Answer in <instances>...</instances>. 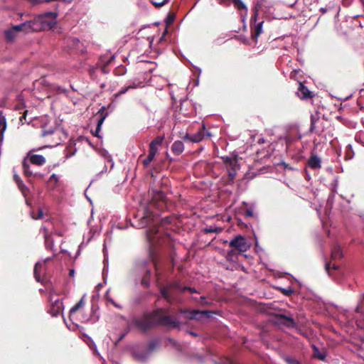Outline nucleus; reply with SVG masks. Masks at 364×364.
<instances>
[{
  "mask_svg": "<svg viewBox=\"0 0 364 364\" xmlns=\"http://www.w3.org/2000/svg\"><path fill=\"white\" fill-rule=\"evenodd\" d=\"M159 289L161 296L168 303H172L176 299L175 290H178L181 292L188 290L191 294L197 292L194 288L182 287L178 282L170 283L165 287H161Z\"/></svg>",
  "mask_w": 364,
  "mask_h": 364,
  "instance_id": "nucleus-1",
  "label": "nucleus"
},
{
  "mask_svg": "<svg viewBox=\"0 0 364 364\" xmlns=\"http://www.w3.org/2000/svg\"><path fill=\"white\" fill-rule=\"evenodd\" d=\"M155 323V318L154 315L144 314L141 318H134L131 322L128 323L129 328L136 327L146 331L150 329Z\"/></svg>",
  "mask_w": 364,
  "mask_h": 364,
  "instance_id": "nucleus-2",
  "label": "nucleus"
},
{
  "mask_svg": "<svg viewBox=\"0 0 364 364\" xmlns=\"http://www.w3.org/2000/svg\"><path fill=\"white\" fill-rule=\"evenodd\" d=\"M149 261L146 259H141L136 263V269L140 271L142 274L141 284L144 287L150 286V278L151 275V270L148 267Z\"/></svg>",
  "mask_w": 364,
  "mask_h": 364,
  "instance_id": "nucleus-3",
  "label": "nucleus"
},
{
  "mask_svg": "<svg viewBox=\"0 0 364 364\" xmlns=\"http://www.w3.org/2000/svg\"><path fill=\"white\" fill-rule=\"evenodd\" d=\"M223 162L226 166L227 172L228 174V178L225 181V184L230 185L232 184L235 180V178L237 175V159H233L229 156L223 157Z\"/></svg>",
  "mask_w": 364,
  "mask_h": 364,
  "instance_id": "nucleus-4",
  "label": "nucleus"
},
{
  "mask_svg": "<svg viewBox=\"0 0 364 364\" xmlns=\"http://www.w3.org/2000/svg\"><path fill=\"white\" fill-rule=\"evenodd\" d=\"M155 323L164 326L168 329L177 328L181 330L182 324L177 318L171 316H161L155 318Z\"/></svg>",
  "mask_w": 364,
  "mask_h": 364,
  "instance_id": "nucleus-5",
  "label": "nucleus"
},
{
  "mask_svg": "<svg viewBox=\"0 0 364 364\" xmlns=\"http://www.w3.org/2000/svg\"><path fill=\"white\" fill-rule=\"evenodd\" d=\"M229 245L240 252H245L250 247L247 239L241 235H238L232 238L230 241Z\"/></svg>",
  "mask_w": 364,
  "mask_h": 364,
  "instance_id": "nucleus-6",
  "label": "nucleus"
},
{
  "mask_svg": "<svg viewBox=\"0 0 364 364\" xmlns=\"http://www.w3.org/2000/svg\"><path fill=\"white\" fill-rule=\"evenodd\" d=\"M24 33L39 31L43 29L41 17H35L33 19L22 23Z\"/></svg>",
  "mask_w": 364,
  "mask_h": 364,
  "instance_id": "nucleus-7",
  "label": "nucleus"
},
{
  "mask_svg": "<svg viewBox=\"0 0 364 364\" xmlns=\"http://www.w3.org/2000/svg\"><path fill=\"white\" fill-rule=\"evenodd\" d=\"M181 314L185 315V317L188 319H196L200 320L203 316H206L209 318L213 314L210 311L203 310H193V311H187V310H181Z\"/></svg>",
  "mask_w": 364,
  "mask_h": 364,
  "instance_id": "nucleus-8",
  "label": "nucleus"
},
{
  "mask_svg": "<svg viewBox=\"0 0 364 364\" xmlns=\"http://www.w3.org/2000/svg\"><path fill=\"white\" fill-rule=\"evenodd\" d=\"M50 307L49 309V314L53 317H57L60 314H63L64 306L63 301L60 299H54L53 296L50 298Z\"/></svg>",
  "mask_w": 364,
  "mask_h": 364,
  "instance_id": "nucleus-9",
  "label": "nucleus"
},
{
  "mask_svg": "<svg viewBox=\"0 0 364 364\" xmlns=\"http://www.w3.org/2000/svg\"><path fill=\"white\" fill-rule=\"evenodd\" d=\"M58 14L54 11H48L39 14L37 17H41L42 25L43 28L46 24H48L50 27L53 26L55 23V19L57 17Z\"/></svg>",
  "mask_w": 364,
  "mask_h": 364,
  "instance_id": "nucleus-10",
  "label": "nucleus"
},
{
  "mask_svg": "<svg viewBox=\"0 0 364 364\" xmlns=\"http://www.w3.org/2000/svg\"><path fill=\"white\" fill-rule=\"evenodd\" d=\"M152 221H154V215L147 208H145L143 210L142 216L138 222L137 226L139 228H143L150 225Z\"/></svg>",
  "mask_w": 364,
  "mask_h": 364,
  "instance_id": "nucleus-11",
  "label": "nucleus"
},
{
  "mask_svg": "<svg viewBox=\"0 0 364 364\" xmlns=\"http://www.w3.org/2000/svg\"><path fill=\"white\" fill-rule=\"evenodd\" d=\"M274 319L275 323L284 325L288 328H294L296 326V322L291 316H287L284 314H277Z\"/></svg>",
  "mask_w": 364,
  "mask_h": 364,
  "instance_id": "nucleus-12",
  "label": "nucleus"
},
{
  "mask_svg": "<svg viewBox=\"0 0 364 364\" xmlns=\"http://www.w3.org/2000/svg\"><path fill=\"white\" fill-rule=\"evenodd\" d=\"M297 95L302 100L311 98L314 96L312 92L301 82H299Z\"/></svg>",
  "mask_w": 364,
  "mask_h": 364,
  "instance_id": "nucleus-13",
  "label": "nucleus"
},
{
  "mask_svg": "<svg viewBox=\"0 0 364 364\" xmlns=\"http://www.w3.org/2000/svg\"><path fill=\"white\" fill-rule=\"evenodd\" d=\"M28 158L29 159V163L37 165V166H43L46 163V159L43 155L41 154H28Z\"/></svg>",
  "mask_w": 364,
  "mask_h": 364,
  "instance_id": "nucleus-14",
  "label": "nucleus"
},
{
  "mask_svg": "<svg viewBox=\"0 0 364 364\" xmlns=\"http://www.w3.org/2000/svg\"><path fill=\"white\" fill-rule=\"evenodd\" d=\"M51 259H52V257H49L46 258L43 260L38 261L36 263L35 267H34V277L37 282H42L40 279L39 272L41 269V268L43 267V266L46 263L50 262Z\"/></svg>",
  "mask_w": 364,
  "mask_h": 364,
  "instance_id": "nucleus-15",
  "label": "nucleus"
},
{
  "mask_svg": "<svg viewBox=\"0 0 364 364\" xmlns=\"http://www.w3.org/2000/svg\"><path fill=\"white\" fill-rule=\"evenodd\" d=\"M263 23L264 22L262 21L257 23L256 17H255V26L253 28H252V38L255 41H257L258 37L263 31V30H262Z\"/></svg>",
  "mask_w": 364,
  "mask_h": 364,
  "instance_id": "nucleus-16",
  "label": "nucleus"
},
{
  "mask_svg": "<svg viewBox=\"0 0 364 364\" xmlns=\"http://www.w3.org/2000/svg\"><path fill=\"white\" fill-rule=\"evenodd\" d=\"M65 43L70 50H78L80 41L77 38L68 37L65 38Z\"/></svg>",
  "mask_w": 364,
  "mask_h": 364,
  "instance_id": "nucleus-17",
  "label": "nucleus"
},
{
  "mask_svg": "<svg viewBox=\"0 0 364 364\" xmlns=\"http://www.w3.org/2000/svg\"><path fill=\"white\" fill-rule=\"evenodd\" d=\"M309 166L312 169H318L321 166V160L316 155H312L308 160Z\"/></svg>",
  "mask_w": 364,
  "mask_h": 364,
  "instance_id": "nucleus-18",
  "label": "nucleus"
},
{
  "mask_svg": "<svg viewBox=\"0 0 364 364\" xmlns=\"http://www.w3.org/2000/svg\"><path fill=\"white\" fill-rule=\"evenodd\" d=\"M41 231H43V237L45 239V245L47 249L53 250V240L50 235L48 234L47 229L45 227L41 228Z\"/></svg>",
  "mask_w": 364,
  "mask_h": 364,
  "instance_id": "nucleus-19",
  "label": "nucleus"
},
{
  "mask_svg": "<svg viewBox=\"0 0 364 364\" xmlns=\"http://www.w3.org/2000/svg\"><path fill=\"white\" fill-rule=\"evenodd\" d=\"M171 151L176 156L181 154L184 151L183 143L180 140L175 141L171 146Z\"/></svg>",
  "mask_w": 364,
  "mask_h": 364,
  "instance_id": "nucleus-20",
  "label": "nucleus"
},
{
  "mask_svg": "<svg viewBox=\"0 0 364 364\" xmlns=\"http://www.w3.org/2000/svg\"><path fill=\"white\" fill-rule=\"evenodd\" d=\"M205 129V124H203L202 129L197 132L196 134L191 135V141L193 143H198L201 141L204 138V131Z\"/></svg>",
  "mask_w": 364,
  "mask_h": 364,
  "instance_id": "nucleus-21",
  "label": "nucleus"
},
{
  "mask_svg": "<svg viewBox=\"0 0 364 364\" xmlns=\"http://www.w3.org/2000/svg\"><path fill=\"white\" fill-rule=\"evenodd\" d=\"M106 243H107V240H105V242H104V247H103V253H104V268H103V270H102V275H103V278H104V280L106 281V279H107V274H108V261H107V248H106Z\"/></svg>",
  "mask_w": 364,
  "mask_h": 364,
  "instance_id": "nucleus-22",
  "label": "nucleus"
},
{
  "mask_svg": "<svg viewBox=\"0 0 364 364\" xmlns=\"http://www.w3.org/2000/svg\"><path fill=\"white\" fill-rule=\"evenodd\" d=\"M6 129V120L2 111H0V141H4V134Z\"/></svg>",
  "mask_w": 364,
  "mask_h": 364,
  "instance_id": "nucleus-23",
  "label": "nucleus"
},
{
  "mask_svg": "<svg viewBox=\"0 0 364 364\" xmlns=\"http://www.w3.org/2000/svg\"><path fill=\"white\" fill-rule=\"evenodd\" d=\"M150 355L151 354L146 350L142 352L135 351L134 353V358L140 362L146 361Z\"/></svg>",
  "mask_w": 364,
  "mask_h": 364,
  "instance_id": "nucleus-24",
  "label": "nucleus"
},
{
  "mask_svg": "<svg viewBox=\"0 0 364 364\" xmlns=\"http://www.w3.org/2000/svg\"><path fill=\"white\" fill-rule=\"evenodd\" d=\"M22 167L24 175L29 178L30 176L34 174V172L31 168L30 163L28 162L27 158H25L22 162Z\"/></svg>",
  "mask_w": 364,
  "mask_h": 364,
  "instance_id": "nucleus-25",
  "label": "nucleus"
},
{
  "mask_svg": "<svg viewBox=\"0 0 364 364\" xmlns=\"http://www.w3.org/2000/svg\"><path fill=\"white\" fill-rule=\"evenodd\" d=\"M343 257V253L341 247L338 245H335L331 250V257L333 259H338Z\"/></svg>",
  "mask_w": 364,
  "mask_h": 364,
  "instance_id": "nucleus-26",
  "label": "nucleus"
},
{
  "mask_svg": "<svg viewBox=\"0 0 364 364\" xmlns=\"http://www.w3.org/2000/svg\"><path fill=\"white\" fill-rule=\"evenodd\" d=\"M99 154L103 157L107 162L111 163V168L114 167V161L112 160V156L109 154L107 150L105 149H101L99 150Z\"/></svg>",
  "mask_w": 364,
  "mask_h": 364,
  "instance_id": "nucleus-27",
  "label": "nucleus"
},
{
  "mask_svg": "<svg viewBox=\"0 0 364 364\" xmlns=\"http://www.w3.org/2000/svg\"><path fill=\"white\" fill-rule=\"evenodd\" d=\"M311 348L314 350V353H313L314 357L317 358L320 360H325L326 356L325 353L321 352L319 350L318 348L314 344H312Z\"/></svg>",
  "mask_w": 364,
  "mask_h": 364,
  "instance_id": "nucleus-28",
  "label": "nucleus"
},
{
  "mask_svg": "<svg viewBox=\"0 0 364 364\" xmlns=\"http://www.w3.org/2000/svg\"><path fill=\"white\" fill-rule=\"evenodd\" d=\"M164 139V136H159L156 137L149 144V149H151V148H154V149L157 151V146L162 144L163 141Z\"/></svg>",
  "mask_w": 364,
  "mask_h": 364,
  "instance_id": "nucleus-29",
  "label": "nucleus"
},
{
  "mask_svg": "<svg viewBox=\"0 0 364 364\" xmlns=\"http://www.w3.org/2000/svg\"><path fill=\"white\" fill-rule=\"evenodd\" d=\"M156 153H157V151H156L154 149V148H151V149H149V152L148 156L143 161V164L144 166H147L149 165V164L154 159Z\"/></svg>",
  "mask_w": 364,
  "mask_h": 364,
  "instance_id": "nucleus-30",
  "label": "nucleus"
},
{
  "mask_svg": "<svg viewBox=\"0 0 364 364\" xmlns=\"http://www.w3.org/2000/svg\"><path fill=\"white\" fill-rule=\"evenodd\" d=\"M333 188L332 190V193L330 194L328 200H327V205L329 206L330 208L332 207V200L335 196V193L336 192V189L338 187V180L335 179L333 183Z\"/></svg>",
  "mask_w": 364,
  "mask_h": 364,
  "instance_id": "nucleus-31",
  "label": "nucleus"
},
{
  "mask_svg": "<svg viewBox=\"0 0 364 364\" xmlns=\"http://www.w3.org/2000/svg\"><path fill=\"white\" fill-rule=\"evenodd\" d=\"M355 311L358 313H364V292L360 294Z\"/></svg>",
  "mask_w": 364,
  "mask_h": 364,
  "instance_id": "nucleus-32",
  "label": "nucleus"
},
{
  "mask_svg": "<svg viewBox=\"0 0 364 364\" xmlns=\"http://www.w3.org/2000/svg\"><path fill=\"white\" fill-rule=\"evenodd\" d=\"M99 67H100L99 64H96L95 65H89L88 72L90 75V77L92 80H97V71L99 70Z\"/></svg>",
  "mask_w": 364,
  "mask_h": 364,
  "instance_id": "nucleus-33",
  "label": "nucleus"
},
{
  "mask_svg": "<svg viewBox=\"0 0 364 364\" xmlns=\"http://www.w3.org/2000/svg\"><path fill=\"white\" fill-rule=\"evenodd\" d=\"M159 343L160 341L159 339L152 340L149 343L146 350L151 354L159 346Z\"/></svg>",
  "mask_w": 364,
  "mask_h": 364,
  "instance_id": "nucleus-34",
  "label": "nucleus"
},
{
  "mask_svg": "<svg viewBox=\"0 0 364 364\" xmlns=\"http://www.w3.org/2000/svg\"><path fill=\"white\" fill-rule=\"evenodd\" d=\"M14 180L16 182V183L17 184L18 188L23 193L24 189L26 188V186L23 182V181L20 178V176L18 174L15 173L14 175Z\"/></svg>",
  "mask_w": 364,
  "mask_h": 364,
  "instance_id": "nucleus-35",
  "label": "nucleus"
},
{
  "mask_svg": "<svg viewBox=\"0 0 364 364\" xmlns=\"http://www.w3.org/2000/svg\"><path fill=\"white\" fill-rule=\"evenodd\" d=\"M354 153L352 149V146L350 144H348L346 147V160H350L353 158Z\"/></svg>",
  "mask_w": 364,
  "mask_h": 364,
  "instance_id": "nucleus-36",
  "label": "nucleus"
},
{
  "mask_svg": "<svg viewBox=\"0 0 364 364\" xmlns=\"http://www.w3.org/2000/svg\"><path fill=\"white\" fill-rule=\"evenodd\" d=\"M97 64H99V65H100L99 69H100L102 73H103V74L109 73V70L107 68V66L108 65H107L106 63H104V60L102 58H100V62L97 63Z\"/></svg>",
  "mask_w": 364,
  "mask_h": 364,
  "instance_id": "nucleus-37",
  "label": "nucleus"
},
{
  "mask_svg": "<svg viewBox=\"0 0 364 364\" xmlns=\"http://www.w3.org/2000/svg\"><path fill=\"white\" fill-rule=\"evenodd\" d=\"M16 34L11 28L5 31V37L9 41H12L15 38Z\"/></svg>",
  "mask_w": 364,
  "mask_h": 364,
  "instance_id": "nucleus-38",
  "label": "nucleus"
},
{
  "mask_svg": "<svg viewBox=\"0 0 364 364\" xmlns=\"http://www.w3.org/2000/svg\"><path fill=\"white\" fill-rule=\"evenodd\" d=\"M237 9H247L245 4L241 0H230Z\"/></svg>",
  "mask_w": 364,
  "mask_h": 364,
  "instance_id": "nucleus-39",
  "label": "nucleus"
},
{
  "mask_svg": "<svg viewBox=\"0 0 364 364\" xmlns=\"http://www.w3.org/2000/svg\"><path fill=\"white\" fill-rule=\"evenodd\" d=\"M134 87H135L134 86H132V85H129V86H127L125 87H122L119 90V91L114 95L115 98L119 97L120 95L125 94L129 90L133 89Z\"/></svg>",
  "mask_w": 364,
  "mask_h": 364,
  "instance_id": "nucleus-40",
  "label": "nucleus"
},
{
  "mask_svg": "<svg viewBox=\"0 0 364 364\" xmlns=\"http://www.w3.org/2000/svg\"><path fill=\"white\" fill-rule=\"evenodd\" d=\"M82 305H84L83 299H81L74 306H73L70 310V313L73 314L77 311Z\"/></svg>",
  "mask_w": 364,
  "mask_h": 364,
  "instance_id": "nucleus-41",
  "label": "nucleus"
},
{
  "mask_svg": "<svg viewBox=\"0 0 364 364\" xmlns=\"http://www.w3.org/2000/svg\"><path fill=\"white\" fill-rule=\"evenodd\" d=\"M283 359L285 360V362L288 364H301L299 360L292 358L289 356L285 355L283 357Z\"/></svg>",
  "mask_w": 364,
  "mask_h": 364,
  "instance_id": "nucleus-42",
  "label": "nucleus"
},
{
  "mask_svg": "<svg viewBox=\"0 0 364 364\" xmlns=\"http://www.w3.org/2000/svg\"><path fill=\"white\" fill-rule=\"evenodd\" d=\"M130 328H128L122 334L119 335L118 339L114 343V346H117L119 343L126 336V335L129 332Z\"/></svg>",
  "mask_w": 364,
  "mask_h": 364,
  "instance_id": "nucleus-43",
  "label": "nucleus"
},
{
  "mask_svg": "<svg viewBox=\"0 0 364 364\" xmlns=\"http://www.w3.org/2000/svg\"><path fill=\"white\" fill-rule=\"evenodd\" d=\"M325 269H326V271L327 272L328 274L330 276V277H333L335 279L338 280V279L333 275V272H332V270H331V268H330V263H326V265H325Z\"/></svg>",
  "mask_w": 364,
  "mask_h": 364,
  "instance_id": "nucleus-44",
  "label": "nucleus"
},
{
  "mask_svg": "<svg viewBox=\"0 0 364 364\" xmlns=\"http://www.w3.org/2000/svg\"><path fill=\"white\" fill-rule=\"evenodd\" d=\"M198 303L202 304V305H206L208 302L206 301V298L203 296H200V298H193Z\"/></svg>",
  "mask_w": 364,
  "mask_h": 364,
  "instance_id": "nucleus-45",
  "label": "nucleus"
},
{
  "mask_svg": "<svg viewBox=\"0 0 364 364\" xmlns=\"http://www.w3.org/2000/svg\"><path fill=\"white\" fill-rule=\"evenodd\" d=\"M11 28L12 31H14V32L15 33H18L20 31H23L22 23L14 26Z\"/></svg>",
  "mask_w": 364,
  "mask_h": 364,
  "instance_id": "nucleus-46",
  "label": "nucleus"
},
{
  "mask_svg": "<svg viewBox=\"0 0 364 364\" xmlns=\"http://www.w3.org/2000/svg\"><path fill=\"white\" fill-rule=\"evenodd\" d=\"M106 116H102L97 119V131L101 130V127L104 122V120L105 119Z\"/></svg>",
  "mask_w": 364,
  "mask_h": 364,
  "instance_id": "nucleus-47",
  "label": "nucleus"
},
{
  "mask_svg": "<svg viewBox=\"0 0 364 364\" xmlns=\"http://www.w3.org/2000/svg\"><path fill=\"white\" fill-rule=\"evenodd\" d=\"M43 216V210L41 209H38V215H36L33 212L31 213V217L35 219H40Z\"/></svg>",
  "mask_w": 364,
  "mask_h": 364,
  "instance_id": "nucleus-48",
  "label": "nucleus"
},
{
  "mask_svg": "<svg viewBox=\"0 0 364 364\" xmlns=\"http://www.w3.org/2000/svg\"><path fill=\"white\" fill-rule=\"evenodd\" d=\"M281 291L285 295V296H290L293 294L294 292V290L291 289V288H289V289H284V288H282L281 289Z\"/></svg>",
  "mask_w": 364,
  "mask_h": 364,
  "instance_id": "nucleus-49",
  "label": "nucleus"
},
{
  "mask_svg": "<svg viewBox=\"0 0 364 364\" xmlns=\"http://www.w3.org/2000/svg\"><path fill=\"white\" fill-rule=\"evenodd\" d=\"M52 181H53L55 183L57 184L59 181V176L55 173H53L49 178V182H51Z\"/></svg>",
  "mask_w": 364,
  "mask_h": 364,
  "instance_id": "nucleus-50",
  "label": "nucleus"
},
{
  "mask_svg": "<svg viewBox=\"0 0 364 364\" xmlns=\"http://www.w3.org/2000/svg\"><path fill=\"white\" fill-rule=\"evenodd\" d=\"M174 19H175V16L173 15L168 14L166 18V23L168 25L171 24L174 21Z\"/></svg>",
  "mask_w": 364,
  "mask_h": 364,
  "instance_id": "nucleus-51",
  "label": "nucleus"
},
{
  "mask_svg": "<svg viewBox=\"0 0 364 364\" xmlns=\"http://www.w3.org/2000/svg\"><path fill=\"white\" fill-rule=\"evenodd\" d=\"M169 0H163L161 2H156V1H153V4H154L156 7H161L162 6H164L165 4H166L167 2H168Z\"/></svg>",
  "mask_w": 364,
  "mask_h": 364,
  "instance_id": "nucleus-52",
  "label": "nucleus"
},
{
  "mask_svg": "<svg viewBox=\"0 0 364 364\" xmlns=\"http://www.w3.org/2000/svg\"><path fill=\"white\" fill-rule=\"evenodd\" d=\"M235 250H231L228 251V254H227V258L228 259L232 260L233 259V256L235 255Z\"/></svg>",
  "mask_w": 364,
  "mask_h": 364,
  "instance_id": "nucleus-53",
  "label": "nucleus"
},
{
  "mask_svg": "<svg viewBox=\"0 0 364 364\" xmlns=\"http://www.w3.org/2000/svg\"><path fill=\"white\" fill-rule=\"evenodd\" d=\"M54 133V131L51 129H45L43 131V133H42V135L43 136H48V135H50Z\"/></svg>",
  "mask_w": 364,
  "mask_h": 364,
  "instance_id": "nucleus-54",
  "label": "nucleus"
},
{
  "mask_svg": "<svg viewBox=\"0 0 364 364\" xmlns=\"http://www.w3.org/2000/svg\"><path fill=\"white\" fill-rule=\"evenodd\" d=\"M88 339L90 341V343H89L90 348L91 349L94 350L95 351H97V346H96L95 343H94V341L90 337H88Z\"/></svg>",
  "mask_w": 364,
  "mask_h": 364,
  "instance_id": "nucleus-55",
  "label": "nucleus"
},
{
  "mask_svg": "<svg viewBox=\"0 0 364 364\" xmlns=\"http://www.w3.org/2000/svg\"><path fill=\"white\" fill-rule=\"evenodd\" d=\"M244 215L245 217L246 218H250V217H252L253 215V211L252 209H247L245 210V213H244Z\"/></svg>",
  "mask_w": 364,
  "mask_h": 364,
  "instance_id": "nucleus-56",
  "label": "nucleus"
},
{
  "mask_svg": "<svg viewBox=\"0 0 364 364\" xmlns=\"http://www.w3.org/2000/svg\"><path fill=\"white\" fill-rule=\"evenodd\" d=\"M218 228H213L211 227L205 228L204 231L206 233H212L217 232Z\"/></svg>",
  "mask_w": 364,
  "mask_h": 364,
  "instance_id": "nucleus-57",
  "label": "nucleus"
},
{
  "mask_svg": "<svg viewBox=\"0 0 364 364\" xmlns=\"http://www.w3.org/2000/svg\"><path fill=\"white\" fill-rule=\"evenodd\" d=\"M315 122H316V119L314 118V116H311V127H310V130L311 131H313L315 128Z\"/></svg>",
  "mask_w": 364,
  "mask_h": 364,
  "instance_id": "nucleus-58",
  "label": "nucleus"
},
{
  "mask_svg": "<svg viewBox=\"0 0 364 364\" xmlns=\"http://www.w3.org/2000/svg\"><path fill=\"white\" fill-rule=\"evenodd\" d=\"M151 231L152 230L146 231L147 238L150 242L154 240V236L152 235Z\"/></svg>",
  "mask_w": 364,
  "mask_h": 364,
  "instance_id": "nucleus-59",
  "label": "nucleus"
},
{
  "mask_svg": "<svg viewBox=\"0 0 364 364\" xmlns=\"http://www.w3.org/2000/svg\"><path fill=\"white\" fill-rule=\"evenodd\" d=\"M108 294H109V290H108V291H107V292H106V295H105V296H106V297H107V300H108L111 304H112L113 305H116V302H115L112 299H111V298H109V297H108Z\"/></svg>",
  "mask_w": 364,
  "mask_h": 364,
  "instance_id": "nucleus-60",
  "label": "nucleus"
},
{
  "mask_svg": "<svg viewBox=\"0 0 364 364\" xmlns=\"http://www.w3.org/2000/svg\"><path fill=\"white\" fill-rule=\"evenodd\" d=\"M191 135H190L189 134L186 133L184 136L183 137V139L185 140V141H191Z\"/></svg>",
  "mask_w": 364,
  "mask_h": 364,
  "instance_id": "nucleus-61",
  "label": "nucleus"
},
{
  "mask_svg": "<svg viewBox=\"0 0 364 364\" xmlns=\"http://www.w3.org/2000/svg\"><path fill=\"white\" fill-rule=\"evenodd\" d=\"M114 58H115L114 55H112L111 57H109V58L106 62H104V63H106L107 65H109L114 60Z\"/></svg>",
  "mask_w": 364,
  "mask_h": 364,
  "instance_id": "nucleus-62",
  "label": "nucleus"
},
{
  "mask_svg": "<svg viewBox=\"0 0 364 364\" xmlns=\"http://www.w3.org/2000/svg\"><path fill=\"white\" fill-rule=\"evenodd\" d=\"M333 270L338 272V274H341V271L338 269V267L337 265L333 264L332 267Z\"/></svg>",
  "mask_w": 364,
  "mask_h": 364,
  "instance_id": "nucleus-63",
  "label": "nucleus"
},
{
  "mask_svg": "<svg viewBox=\"0 0 364 364\" xmlns=\"http://www.w3.org/2000/svg\"><path fill=\"white\" fill-rule=\"evenodd\" d=\"M167 341L172 345L175 346L176 344V342L174 339L168 338H167Z\"/></svg>",
  "mask_w": 364,
  "mask_h": 364,
  "instance_id": "nucleus-64",
  "label": "nucleus"
}]
</instances>
